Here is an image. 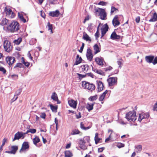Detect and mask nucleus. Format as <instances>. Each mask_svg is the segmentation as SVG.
Returning a JSON list of instances; mask_svg holds the SVG:
<instances>
[{
	"mask_svg": "<svg viewBox=\"0 0 157 157\" xmlns=\"http://www.w3.org/2000/svg\"><path fill=\"white\" fill-rule=\"evenodd\" d=\"M140 18L139 16L137 17L135 19L136 21V23H138L140 21Z\"/></svg>",
	"mask_w": 157,
	"mask_h": 157,
	"instance_id": "nucleus-58",
	"label": "nucleus"
},
{
	"mask_svg": "<svg viewBox=\"0 0 157 157\" xmlns=\"http://www.w3.org/2000/svg\"><path fill=\"white\" fill-rule=\"evenodd\" d=\"M24 137L25 136H23L22 132H18L15 134L14 138L13 140V141H14L17 140H19L21 138L23 139L24 138Z\"/></svg>",
	"mask_w": 157,
	"mask_h": 157,
	"instance_id": "nucleus-10",
	"label": "nucleus"
},
{
	"mask_svg": "<svg viewBox=\"0 0 157 157\" xmlns=\"http://www.w3.org/2000/svg\"><path fill=\"white\" fill-rule=\"evenodd\" d=\"M22 91L21 89H19L18 90L15 92V95L18 96L20 95Z\"/></svg>",
	"mask_w": 157,
	"mask_h": 157,
	"instance_id": "nucleus-46",
	"label": "nucleus"
},
{
	"mask_svg": "<svg viewBox=\"0 0 157 157\" xmlns=\"http://www.w3.org/2000/svg\"><path fill=\"white\" fill-rule=\"evenodd\" d=\"M152 63L154 65H155L157 63V57H155L153 59Z\"/></svg>",
	"mask_w": 157,
	"mask_h": 157,
	"instance_id": "nucleus-52",
	"label": "nucleus"
},
{
	"mask_svg": "<svg viewBox=\"0 0 157 157\" xmlns=\"http://www.w3.org/2000/svg\"><path fill=\"white\" fill-rule=\"evenodd\" d=\"M96 13H98L100 16V18L102 20H105L107 19V14L105 9L97 8L95 9Z\"/></svg>",
	"mask_w": 157,
	"mask_h": 157,
	"instance_id": "nucleus-3",
	"label": "nucleus"
},
{
	"mask_svg": "<svg viewBox=\"0 0 157 157\" xmlns=\"http://www.w3.org/2000/svg\"><path fill=\"white\" fill-rule=\"evenodd\" d=\"M95 71L97 73L100 75H101L102 74V71L101 70H98L96 69L95 70Z\"/></svg>",
	"mask_w": 157,
	"mask_h": 157,
	"instance_id": "nucleus-57",
	"label": "nucleus"
},
{
	"mask_svg": "<svg viewBox=\"0 0 157 157\" xmlns=\"http://www.w3.org/2000/svg\"><path fill=\"white\" fill-rule=\"evenodd\" d=\"M58 121L56 118L55 119V122L56 124V126H58Z\"/></svg>",
	"mask_w": 157,
	"mask_h": 157,
	"instance_id": "nucleus-64",
	"label": "nucleus"
},
{
	"mask_svg": "<svg viewBox=\"0 0 157 157\" xmlns=\"http://www.w3.org/2000/svg\"><path fill=\"white\" fill-rule=\"evenodd\" d=\"M85 127L84 126V124L82 122H81L80 123V128L81 129H84Z\"/></svg>",
	"mask_w": 157,
	"mask_h": 157,
	"instance_id": "nucleus-61",
	"label": "nucleus"
},
{
	"mask_svg": "<svg viewBox=\"0 0 157 157\" xmlns=\"http://www.w3.org/2000/svg\"><path fill=\"white\" fill-rule=\"evenodd\" d=\"M33 141L34 144L37 146V144L39 143L40 140L39 138L37 136H36L33 139Z\"/></svg>",
	"mask_w": 157,
	"mask_h": 157,
	"instance_id": "nucleus-26",
	"label": "nucleus"
},
{
	"mask_svg": "<svg viewBox=\"0 0 157 157\" xmlns=\"http://www.w3.org/2000/svg\"><path fill=\"white\" fill-rule=\"evenodd\" d=\"M94 54H97L100 51V50L97 44H95L94 46Z\"/></svg>",
	"mask_w": 157,
	"mask_h": 157,
	"instance_id": "nucleus-24",
	"label": "nucleus"
},
{
	"mask_svg": "<svg viewBox=\"0 0 157 157\" xmlns=\"http://www.w3.org/2000/svg\"><path fill=\"white\" fill-rule=\"evenodd\" d=\"M84 43H82V46L80 48V49L79 50V51L81 53L82 52V51H83V49L84 48Z\"/></svg>",
	"mask_w": 157,
	"mask_h": 157,
	"instance_id": "nucleus-53",
	"label": "nucleus"
},
{
	"mask_svg": "<svg viewBox=\"0 0 157 157\" xmlns=\"http://www.w3.org/2000/svg\"><path fill=\"white\" fill-rule=\"evenodd\" d=\"M48 30H50L51 33H53L52 31V25H51L50 24L49 22L48 23Z\"/></svg>",
	"mask_w": 157,
	"mask_h": 157,
	"instance_id": "nucleus-41",
	"label": "nucleus"
},
{
	"mask_svg": "<svg viewBox=\"0 0 157 157\" xmlns=\"http://www.w3.org/2000/svg\"><path fill=\"white\" fill-rule=\"evenodd\" d=\"M82 59L81 57H79L78 55H77L76 58V61L73 64V66L77 65L82 62Z\"/></svg>",
	"mask_w": 157,
	"mask_h": 157,
	"instance_id": "nucleus-20",
	"label": "nucleus"
},
{
	"mask_svg": "<svg viewBox=\"0 0 157 157\" xmlns=\"http://www.w3.org/2000/svg\"><path fill=\"white\" fill-rule=\"evenodd\" d=\"M65 157H71L73 156V154L70 151H66L64 152Z\"/></svg>",
	"mask_w": 157,
	"mask_h": 157,
	"instance_id": "nucleus-29",
	"label": "nucleus"
},
{
	"mask_svg": "<svg viewBox=\"0 0 157 157\" xmlns=\"http://www.w3.org/2000/svg\"><path fill=\"white\" fill-rule=\"evenodd\" d=\"M124 144L120 143H118L117 145V146L119 148L123 147L124 146Z\"/></svg>",
	"mask_w": 157,
	"mask_h": 157,
	"instance_id": "nucleus-49",
	"label": "nucleus"
},
{
	"mask_svg": "<svg viewBox=\"0 0 157 157\" xmlns=\"http://www.w3.org/2000/svg\"><path fill=\"white\" fill-rule=\"evenodd\" d=\"M105 148L104 147L99 148L98 149V151L99 152H101Z\"/></svg>",
	"mask_w": 157,
	"mask_h": 157,
	"instance_id": "nucleus-59",
	"label": "nucleus"
},
{
	"mask_svg": "<svg viewBox=\"0 0 157 157\" xmlns=\"http://www.w3.org/2000/svg\"><path fill=\"white\" fill-rule=\"evenodd\" d=\"M110 38L113 40L119 39L120 38V36L117 35L115 32H113L112 33Z\"/></svg>",
	"mask_w": 157,
	"mask_h": 157,
	"instance_id": "nucleus-22",
	"label": "nucleus"
},
{
	"mask_svg": "<svg viewBox=\"0 0 157 157\" xmlns=\"http://www.w3.org/2000/svg\"><path fill=\"white\" fill-rule=\"evenodd\" d=\"M60 14V13L58 10H56L55 11L50 12L49 13L50 16L52 17H57Z\"/></svg>",
	"mask_w": 157,
	"mask_h": 157,
	"instance_id": "nucleus-15",
	"label": "nucleus"
},
{
	"mask_svg": "<svg viewBox=\"0 0 157 157\" xmlns=\"http://www.w3.org/2000/svg\"><path fill=\"white\" fill-rule=\"evenodd\" d=\"M8 20L6 18H2L0 21V24L2 25H4L7 24L8 22Z\"/></svg>",
	"mask_w": 157,
	"mask_h": 157,
	"instance_id": "nucleus-32",
	"label": "nucleus"
},
{
	"mask_svg": "<svg viewBox=\"0 0 157 157\" xmlns=\"http://www.w3.org/2000/svg\"><path fill=\"white\" fill-rule=\"evenodd\" d=\"M22 41V39L21 37L18 38L17 39L15 40L14 41V43L17 45L20 44Z\"/></svg>",
	"mask_w": 157,
	"mask_h": 157,
	"instance_id": "nucleus-36",
	"label": "nucleus"
},
{
	"mask_svg": "<svg viewBox=\"0 0 157 157\" xmlns=\"http://www.w3.org/2000/svg\"><path fill=\"white\" fill-rule=\"evenodd\" d=\"M108 93L107 90H106L103 94L101 95L99 98V100L100 101H102L104 99L105 95Z\"/></svg>",
	"mask_w": 157,
	"mask_h": 157,
	"instance_id": "nucleus-27",
	"label": "nucleus"
},
{
	"mask_svg": "<svg viewBox=\"0 0 157 157\" xmlns=\"http://www.w3.org/2000/svg\"><path fill=\"white\" fill-rule=\"evenodd\" d=\"M117 78L116 77H110L107 79V81L109 86L116 85L117 83Z\"/></svg>",
	"mask_w": 157,
	"mask_h": 157,
	"instance_id": "nucleus-8",
	"label": "nucleus"
},
{
	"mask_svg": "<svg viewBox=\"0 0 157 157\" xmlns=\"http://www.w3.org/2000/svg\"><path fill=\"white\" fill-rule=\"evenodd\" d=\"M21 59L23 64H24L26 66L28 67L30 65L29 63L28 62H25L24 60L23 57H22Z\"/></svg>",
	"mask_w": 157,
	"mask_h": 157,
	"instance_id": "nucleus-39",
	"label": "nucleus"
},
{
	"mask_svg": "<svg viewBox=\"0 0 157 157\" xmlns=\"http://www.w3.org/2000/svg\"><path fill=\"white\" fill-rule=\"evenodd\" d=\"M125 117L129 122L135 121L136 119V112L134 111L128 112L126 114Z\"/></svg>",
	"mask_w": 157,
	"mask_h": 157,
	"instance_id": "nucleus-2",
	"label": "nucleus"
},
{
	"mask_svg": "<svg viewBox=\"0 0 157 157\" xmlns=\"http://www.w3.org/2000/svg\"><path fill=\"white\" fill-rule=\"evenodd\" d=\"M24 14L25 15V14L22 12L18 13V17L20 19V20L24 23H25L26 21V19L24 17H23Z\"/></svg>",
	"mask_w": 157,
	"mask_h": 157,
	"instance_id": "nucleus-19",
	"label": "nucleus"
},
{
	"mask_svg": "<svg viewBox=\"0 0 157 157\" xmlns=\"http://www.w3.org/2000/svg\"><path fill=\"white\" fill-rule=\"evenodd\" d=\"M4 11L7 16L11 18H13L15 16V14L13 12L10 8L6 7L4 9Z\"/></svg>",
	"mask_w": 157,
	"mask_h": 157,
	"instance_id": "nucleus-6",
	"label": "nucleus"
},
{
	"mask_svg": "<svg viewBox=\"0 0 157 157\" xmlns=\"http://www.w3.org/2000/svg\"><path fill=\"white\" fill-rule=\"evenodd\" d=\"M108 25L106 24L101 29V37L103 36L108 30Z\"/></svg>",
	"mask_w": 157,
	"mask_h": 157,
	"instance_id": "nucleus-17",
	"label": "nucleus"
},
{
	"mask_svg": "<svg viewBox=\"0 0 157 157\" xmlns=\"http://www.w3.org/2000/svg\"><path fill=\"white\" fill-rule=\"evenodd\" d=\"M36 131V130L35 129H29L27 130V132H31L32 133H35Z\"/></svg>",
	"mask_w": 157,
	"mask_h": 157,
	"instance_id": "nucleus-43",
	"label": "nucleus"
},
{
	"mask_svg": "<svg viewBox=\"0 0 157 157\" xmlns=\"http://www.w3.org/2000/svg\"><path fill=\"white\" fill-rule=\"evenodd\" d=\"M18 147L16 146H13L11 147V149L12 154H15L18 149Z\"/></svg>",
	"mask_w": 157,
	"mask_h": 157,
	"instance_id": "nucleus-28",
	"label": "nucleus"
},
{
	"mask_svg": "<svg viewBox=\"0 0 157 157\" xmlns=\"http://www.w3.org/2000/svg\"><path fill=\"white\" fill-rule=\"evenodd\" d=\"M107 3L104 2L103 1H101L98 3V5L102 6H105L106 5Z\"/></svg>",
	"mask_w": 157,
	"mask_h": 157,
	"instance_id": "nucleus-50",
	"label": "nucleus"
},
{
	"mask_svg": "<svg viewBox=\"0 0 157 157\" xmlns=\"http://www.w3.org/2000/svg\"><path fill=\"white\" fill-rule=\"evenodd\" d=\"M97 84V88L98 91H102L104 87L103 83L102 82L100 81L97 80L96 81Z\"/></svg>",
	"mask_w": 157,
	"mask_h": 157,
	"instance_id": "nucleus-16",
	"label": "nucleus"
},
{
	"mask_svg": "<svg viewBox=\"0 0 157 157\" xmlns=\"http://www.w3.org/2000/svg\"><path fill=\"white\" fill-rule=\"evenodd\" d=\"M136 149L138 150V151H140L142 150V147L141 145H138L136 147Z\"/></svg>",
	"mask_w": 157,
	"mask_h": 157,
	"instance_id": "nucleus-54",
	"label": "nucleus"
},
{
	"mask_svg": "<svg viewBox=\"0 0 157 157\" xmlns=\"http://www.w3.org/2000/svg\"><path fill=\"white\" fill-rule=\"evenodd\" d=\"M51 98L53 100L58 101V99L57 94L55 92H53L51 96Z\"/></svg>",
	"mask_w": 157,
	"mask_h": 157,
	"instance_id": "nucleus-30",
	"label": "nucleus"
},
{
	"mask_svg": "<svg viewBox=\"0 0 157 157\" xmlns=\"http://www.w3.org/2000/svg\"><path fill=\"white\" fill-rule=\"evenodd\" d=\"M113 69V68L111 66H109L106 68L103 69L104 71H110Z\"/></svg>",
	"mask_w": 157,
	"mask_h": 157,
	"instance_id": "nucleus-45",
	"label": "nucleus"
},
{
	"mask_svg": "<svg viewBox=\"0 0 157 157\" xmlns=\"http://www.w3.org/2000/svg\"><path fill=\"white\" fill-rule=\"evenodd\" d=\"M19 24L16 21H13L9 24L7 27L8 31L11 33L17 32L19 29Z\"/></svg>",
	"mask_w": 157,
	"mask_h": 157,
	"instance_id": "nucleus-1",
	"label": "nucleus"
},
{
	"mask_svg": "<svg viewBox=\"0 0 157 157\" xmlns=\"http://www.w3.org/2000/svg\"><path fill=\"white\" fill-rule=\"evenodd\" d=\"M23 65L22 63H17L15 66V67H19L20 68H21L22 67Z\"/></svg>",
	"mask_w": 157,
	"mask_h": 157,
	"instance_id": "nucleus-48",
	"label": "nucleus"
},
{
	"mask_svg": "<svg viewBox=\"0 0 157 157\" xmlns=\"http://www.w3.org/2000/svg\"><path fill=\"white\" fill-rule=\"evenodd\" d=\"M97 98V95H96L94 96H91L89 98V100L91 101H94L96 100Z\"/></svg>",
	"mask_w": 157,
	"mask_h": 157,
	"instance_id": "nucleus-40",
	"label": "nucleus"
},
{
	"mask_svg": "<svg viewBox=\"0 0 157 157\" xmlns=\"http://www.w3.org/2000/svg\"><path fill=\"white\" fill-rule=\"evenodd\" d=\"M112 23L114 27L119 25L120 23L118 21V15H116L114 17L112 21Z\"/></svg>",
	"mask_w": 157,
	"mask_h": 157,
	"instance_id": "nucleus-14",
	"label": "nucleus"
},
{
	"mask_svg": "<svg viewBox=\"0 0 157 157\" xmlns=\"http://www.w3.org/2000/svg\"><path fill=\"white\" fill-rule=\"evenodd\" d=\"M51 109L53 111H56L57 110V108L52 105H50Z\"/></svg>",
	"mask_w": 157,
	"mask_h": 157,
	"instance_id": "nucleus-44",
	"label": "nucleus"
},
{
	"mask_svg": "<svg viewBox=\"0 0 157 157\" xmlns=\"http://www.w3.org/2000/svg\"><path fill=\"white\" fill-rule=\"evenodd\" d=\"M83 39L87 41H91L90 38L85 32H83Z\"/></svg>",
	"mask_w": 157,
	"mask_h": 157,
	"instance_id": "nucleus-23",
	"label": "nucleus"
},
{
	"mask_svg": "<svg viewBox=\"0 0 157 157\" xmlns=\"http://www.w3.org/2000/svg\"><path fill=\"white\" fill-rule=\"evenodd\" d=\"M76 118L77 119H79L81 117V116L80 114V113L79 112L78 114H76Z\"/></svg>",
	"mask_w": 157,
	"mask_h": 157,
	"instance_id": "nucleus-63",
	"label": "nucleus"
},
{
	"mask_svg": "<svg viewBox=\"0 0 157 157\" xmlns=\"http://www.w3.org/2000/svg\"><path fill=\"white\" fill-rule=\"evenodd\" d=\"M95 61L96 63L99 65L101 66L103 65V58L102 57H96L95 59Z\"/></svg>",
	"mask_w": 157,
	"mask_h": 157,
	"instance_id": "nucleus-18",
	"label": "nucleus"
},
{
	"mask_svg": "<svg viewBox=\"0 0 157 157\" xmlns=\"http://www.w3.org/2000/svg\"><path fill=\"white\" fill-rule=\"evenodd\" d=\"M29 145L28 142H25L22 144V147L20 151V152L21 153L24 151L26 149L29 148Z\"/></svg>",
	"mask_w": 157,
	"mask_h": 157,
	"instance_id": "nucleus-13",
	"label": "nucleus"
},
{
	"mask_svg": "<svg viewBox=\"0 0 157 157\" xmlns=\"http://www.w3.org/2000/svg\"><path fill=\"white\" fill-rule=\"evenodd\" d=\"M7 139L4 138L2 141V144L0 147V152L2 150V147L4 145L6 142V141Z\"/></svg>",
	"mask_w": 157,
	"mask_h": 157,
	"instance_id": "nucleus-38",
	"label": "nucleus"
},
{
	"mask_svg": "<svg viewBox=\"0 0 157 157\" xmlns=\"http://www.w3.org/2000/svg\"><path fill=\"white\" fill-rule=\"evenodd\" d=\"M82 71H87L89 69V66L87 64L83 65L81 66Z\"/></svg>",
	"mask_w": 157,
	"mask_h": 157,
	"instance_id": "nucleus-34",
	"label": "nucleus"
},
{
	"mask_svg": "<svg viewBox=\"0 0 157 157\" xmlns=\"http://www.w3.org/2000/svg\"><path fill=\"white\" fill-rule=\"evenodd\" d=\"M98 134L96 133L95 134V136L94 137V140L96 144H97L101 140L100 138H99L98 137Z\"/></svg>",
	"mask_w": 157,
	"mask_h": 157,
	"instance_id": "nucleus-33",
	"label": "nucleus"
},
{
	"mask_svg": "<svg viewBox=\"0 0 157 157\" xmlns=\"http://www.w3.org/2000/svg\"><path fill=\"white\" fill-rule=\"evenodd\" d=\"M80 132L78 129H75L73 130L72 132V135H75L79 134Z\"/></svg>",
	"mask_w": 157,
	"mask_h": 157,
	"instance_id": "nucleus-42",
	"label": "nucleus"
},
{
	"mask_svg": "<svg viewBox=\"0 0 157 157\" xmlns=\"http://www.w3.org/2000/svg\"><path fill=\"white\" fill-rule=\"evenodd\" d=\"M45 116H46V114L44 113H42L40 115V117L42 118H43V119L45 118Z\"/></svg>",
	"mask_w": 157,
	"mask_h": 157,
	"instance_id": "nucleus-55",
	"label": "nucleus"
},
{
	"mask_svg": "<svg viewBox=\"0 0 157 157\" xmlns=\"http://www.w3.org/2000/svg\"><path fill=\"white\" fill-rule=\"evenodd\" d=\"M95 36L96 38H98L99 37V32L98 30H97V31L95 34Z\"/></svg>",
	"mask_w": 157,
	"mask_h": 157,
	"instance_id": "nucleus-62",
	"label": "nucleus"
},
{
	"mask_svg": "<svg viewBox=\"0 0 157 157\" xmlns=\"http://www.w3.org/2000/svg\"><path fill=\"white\" fill-rule=\"evenodd\" d=\"M117 63L119 65V67L120 68H121V65L123 64V60L121 58H120L118 59Z\"/></svg>",
	"mask_w": 157,
	"mask_h": 157,
	"instance_id": "nucleus-35",
	"label": "nucleus"
},
{
	"mask_svg": "<svg viewBox=\"0 0 157 157\" xmlns=\"http://www.w3.org/2000/svg\"><path fill=\"white\" fill-rule=\"evenodd\" d=\"M0 71L2 72L4 74L6 72V69L2 67H0Z\"/></svg>",
	"mask_w": 157,
	"mask_h": 157,
	"instance_id": "nucleus-47",
	"label": "nucleus"
},
{
	"mask_svg": "<svg viewBox=\"0 0 157 157\" xmlns=\"http://www.w3.org/2000/svg\"><path fill=\"white\" fill-rule=\"evenodd\" d=\"M4 48L5 50L7 52H10L12 50L13 47L11 43L7 40H5L3 43Z\"/></svg>",
	"mask_w": 157,
	"mask_h": 157,
	"instance_id": "nucleus-5",
	"label": "nucleus"
},
{
	"mask_svg": "<svg viewBox=\"0 0 157 157\" xmlns=\"http://www.w3.org/2000/svg\"><path fill=\"white\" fill-rule=\"evenodd\" d=\"M6 60L7 63L10 66H11L14 62L15 59L13 57L8 56L6 57Z\"/></svg>",
	"mask_w": 157,
	"mask_h": 157,
	"instance_id": "nucleus-11",
	"label": "nucleus"
},
{
	"mask_svg": "<svg viewBox=\"0 0 157 157\" xmlns=\"http://www.w3.org/2000/svg\"><path fill=\"white\" fill-rule=\"evenodd\" d=\"M82 85L83 88L91 91L94 90L95 89V85L92 83L84 81L82 82Z\"/></svg>",
	"mask_w": 157,
	"mask_h": 157,
	"instance_id": "nucleus-4",
	"label": "nucleus"
},
{
	"mask_svg": "<svg viewBox=\"0 0 157 157\" xmlns=\"http://www.w3.org/2000/svg\"><path fill=\"white\" fill-rule=\"evenodd\" d=\"M94 105V103H88L86 104V108L89 111H90L93 109Z\"/></svg>",
	"mask_w": 157,
	"mask_h": 157,
	"instance_id": "nucleus-25",
	"label": "nucleus"
},
{
	"mask_svg": "<svg viewBox=\"0 0 157 157\" xmlns=\"http://www.w3.org/2000/svg\"><path fill=\"white\" fill-rule=\"evenodd\" d=\"M154 59V56H146L145 57L146 61L149 63H152Z\"/></svg>",
	"mask_w": 157,
	"mask_h": 157,
	"instance_id": "nucleus-21",
	"label": "nucleus"
},
{
	"mask_svg": "<svg viewBox=\"0 0 157 157\" xmlns=\"http://www.w3.org/2000/svg\"><path fill=\"white\" fill-rule=\"evenodd\" d=\"M157 21V14L156 13H154L152 18L149 20L150 21L154 22Z\"/></svg>",
	"mask_w": 157,
	"mask_h": 157,
	"instance_id": "nucleus-31",
	"label": "nucleus"
},
{
	"mask_svg": "<svg viewBox=\"0 0 157 157\" xmlns=\"http://www.w3.org/2000/svg\"><path fill=\"white\" fill-rule=\"evenodd\" d=\"M86 55L87 59L89 61H91L93 59V54L92 51L90 48L87 49Z\"/></svg>",
	"mask_w": 157,
	"mask_h": 157,
	"instance_id": "nucleus-9",
	"label": "nucleus"
},
{
	"mask_svg": "<svg viewBox=\"0 0 157 157\" xmlns=\"http://www.w3.org/2000/svg\"><path fill=\"white\" fill-rule=\"evenodd\" d=\"M68 103L71 107L75 109L76 108L77 101L72 99H68Z\"/></svg>",
	"mask_w": 157,
	"mask_h": 157,
	"instance_id": "nucleus-12",
	"label": "nucleus"
},
{
	"mask_svg": "<svg viewBox=\"0 0 157 157\" xmlns=\"http://www.w3.org/2000/svg\"><path fill=\"white\" fill-rule=\"evenodd\" d=\"M157 108V101L156 102L154 105L153 107V110L155 111L156 109Z\"/></svg>",
	"mask_w": 157,
	"mask_h": 157,
	"instance_id": "nucleus-60",
	"label": "nucleus"
},
{
	"mask_svg": "<svg viewBox=\"0 0 157 157\" xmlns=\"http://www.w3.org/2000/svg\"><path fill=\"white\" fill-rule=\"evenodd\" d=\"M17 98H18L17 96L15 94L13 98L11 100L12 102H13L14 101L16 100H17Z\"/></svg>",
	"mask_w": 157,
	"mask_h": 157,
	"instance_id": "nucleus-56",
	"label": "nucleus"
},
{
	"mask_svg": "<svg viewBox=\"0 0 157 157\" xmlns=\"http://www.w3.org/2000/svg\"><path fill=\"white\" fill-rule=\"evenodd\" d=\"M150 117V115L148 113H142L139 114L138 118V121L140 122L142 121L144 119H148Z\"/></svg>",
	"mask_w": 157,
	"mask_h": 157,
	"instance_id": "nucleus-7",
	"label": "nucleus"
},
{
	"mask_svg": "<svg viewBox=\"0 0 157 157\" xmlns=\"http://www.w3.org/2000/svg\"><path fill=\"white\" fill-rule=\"evenodd\" d=\"M118 9L116 8L115 7L112 6L111 7V14H112L114 12H116L118 11Z\"/></svg>",
	"mask_w": 157,
	"mask_h": 157,
	"instance_id": "nucleus-37",
	"label": "nucleus"
},
{
	"mask_svg": "<svg viewBox=\"0 0 157 157\" xmlns=\"http://www.w3.org/2000/svg\"><path fill=\"white\" fill-rule=\"evenodd\" d=\"M77 75H78L79 79H81L82 78H84L85 77V75H82L79 73H77Z\"/></svg>",
	"mask_w": 157,
	"mask_h": 157,
	"instance_id": "nucleus-51",
	"label": "nucleus"
}]
</instances>
